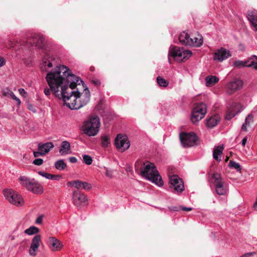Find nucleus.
I'll list each match as a JSON object with an SVG mask.
<instances>
[{
  "label": "nucleus",
  "instance_id": "1",
  "mask_svg": "<svg viewBox=\"0 0 257 257\" xmlns=\"http://www.w3.org/2000/svg\"><path fill=\"white\" fill-rule=\"evenodd\" d=\"M65 79L68 83H70L69 88L71 90L83 82L79 77L72 74L66 65H56L54 69L48 72L46 76L47 83L54 94L60 99L62 98L64 103L69 107V103H79V91L77 88L76 91L69 92L67 85H62Z\"/></svg>",
  "mask_w": 257,
  "mask_h": 257
},
{
  "label": "nucleus",
  "instance_id": "2",
  "mask_svg": "<svg viewBox=\"0 0 257 257\" xmlns=\"http://www.w3.org/2000/svg\"><path fill=\"white\" fill-rule=\"evenodd\" d=\"M144 168H141V174L147 179L151 181L159 186L163 185V181L156 167L153 163L147 162L144 163Z\"/></svg>",
  "mask_w": 257,
  "mask_h": 257
},
{
  "label": "nucleus",
  "instance_id": "3",
  "mask_svg": "<svg viewBox=\"0 0 257 257\" xmlns=\"http://www.w3.org/2000/svg\"><path fill=\"white\" fill-rule=\"evenodd\" d=\"M100 125L99 117L97 115L91 116L84 121L82 126V130L84 134L88 136H94L98 134Z\"/></svg>",
  "mask_w": 257,
  "mask_h": 257
},
{
  "label": "nucleus",
  "instance_id": "4",
  "mask_svg": "<svg viewBox=\"0 0 257 257\" xmlns=\"http://www.w3.org/2000/svg\"><path fill=\"white\" fill-rule=\"evenodd\" d=\"M169 55L172 56L177 62H182L188 59L192 55V53L190 50L171 45L170 47Z\"/></svg>",
  "mask_w": 257,
  "mask_h": 257
},
{
  "label": "nucleus",
  "instance_id": "5",
  "mask_svg": "<svg viewBox=\"0 0 257 257\" xmlns=\"http://www.w3.org/2000/svg\"><path fill=\"white\" fill-rule=\"evenodd\" d=\"M19 180L20 184L24 186L28 191L36 194L42 193V186L34 179H30L25 176H20Z\"/></svg>",
  "mask_w": 257,
  "mask_h": 257
},
{
  "label": "nucleus",
  "instance_id": "6",
  "mask_svg": "<svg viewBox=\"0 0 257 257\" xmlns=\"http://www.w3.org/2000/svg\"><path fill=\"white\" fill-rule=\"evenodd\" d=\"M83 87V92L81 93L79 91V103H69V108L71 109H78L82 106L86 105L90 100V92L88 88L84 86V82L81 83Z\"/></svg>",
  "mask_w": 257,
  "mask_h": 257
},
{
  "label": "nucleus",
  "instance_id": "7",
  "mask_svg": "<svg viewBox=\"0 0 257 257\" xmlns=\"http://www.w3.org/2000/svg\"><path fill=\"white\" fill-rule=\"evenodd\" d=\"M3 194L6 199L11 204L16 206H21L24 203V200L21 195L11 189H5Z\"/></svg>",
  "mask_w": 257,
  "mask_h": 257
},
{
  "label": "nucleus",
  "instance_id": "8",
  "mask_svg": "<svg viewBox=\"0 0 257 257\" xmlns=\"http://www.w3.org/2000/svg\"><path fill=\"white\" fill-rule=\"evenodd\" d=\"M207 112L206 105L203 102L195 104L192 113L191 121L195 123L203 118Z\"/></svg>",
  "mask_w": 257,
  "mask_h": 257
},
{
  "label": "nucleus",
  "instance_id": "9",
  "mask_svg": "<svg viewBox=\"0 0 257 257\" xmlns=\"http://www.w3.org/2000/svg\"><path fill=\"white\" fill-rule=\"evenodd\" d=\"M212 178L214 180L213 184L215 185V191L217 194L219 195H225L226 193L227 189L225 182L221 178L220 174L214 173Z\"/></svg>",
  "mask_w": 257,
  "mask_h": 257
},
{
  "label": "nucleus",
  "instance_id": "10",
  "mask_svg": "<svg viewBox=\"0 0 257 257\" xmlns=\"http://www.w3.org/2000/svg\"><path fill=\"white\" fill-rule=\"evenodd\" d=\"M27 45H30L36 48L44 49L45 47V39L44 37L38 34H32L26 41Z\"/></svg>",
  "mask_w": 257,
  "mask_h": 257
},
{
  "label": "nucleus",
  "instance_id": "11",
  "mask_svg": "<svg viewBox=\"0 0 257 257\" xmlns=\"http://www.w3.org/2000/svg\"><path fill=\"white\" fill-rule=\"evenodd\" d=\"M180 139L182 145L188 147L195 145L198 137L194 133H182L180 134Z\"/></svg>",
  "mask_w": 257,
  "mask_h": 257
},
{
  "label": "nucleus",
  "instance_id": "12",
  "mask_svg": "<svg viewBox=\"0 0 257 257\" xmlns=\"http://www.w3.org/2000/svg\"><path fill=\"white\" fill-rule=\"evenodd\" d=\"M114 144L116 148L121 152L128 149L130 146V143L127 137L121 134L117 135Z\"/></svg>",
  "mask_w": 257,
  "mask_h": 257
},
{
  "label": "nucleus",
  "instance_id": "13",
  "mask_svg": "<svg viewBox=\"0 0 257 257\" xmlns=\"http://www.w3.org/2000/svg\"><path fill=\"white\" fill-rule=\"evenodd\" d=\"M170 187L174 192L180 193L184 190V183L182 179L177 175H173L170 177Z\"/></svg>",
  "mask_w": 257,
  "mask_h": 257
},
{
  "label": "nucleus",
  "instance_id": "14",
  "mask_svg": "<svg viewBox=\"0 0 257 257\" xmlns=\"http://www.w3.org/2000/svg\"><path fill=\"white\" fill-rule=\"evenodd\" d=\"M20 45L18 42H16L14 44H12V47H14L16 52V56L19 59H21L24 61L25 64H29L30 63L32 62V58L30 57H27L24 55H22L21 52L25 53L24 52V49L22 47H20Z\"/></svg>",
  "mask_w": 257,
  "mask_h": 257
},
{
  "label": "nucleus",
  "instance_id": "15",
  "mask_svg": "<svg viewBox=\"0 0 257 257\" xmlns=\"http://www.w3.org/2000/svg\"><path fill=\"white\" fill-rule=\"evenodd\" d=\"M242 81L238 79H234L228 83L226 86L227 93L232 94L242 87Z\"/></svg>",
  "mask_w": 257,
  "mask_h": 257
},
{
  "label": "nucleus",
  "instance_id": "16",
  "mask_svg": "<svg viewBox=\"0 0 257 257\" xmlns=\"http://www.w3.org/2000/svg\"><path fill=\"white\" fill-rule=\"evenodd\" d=\"M231 56V52L224 48L217 50L214 53V59L219 62H222Z\"/></svg>",
  "mask_w": 257,
  "mask_h": 257
},
{
  "label": "nucleus",
  "instance_id": "17",
  "mask_svg": "<svg viewBox=\"0 0 257 257\" xmlns=\"http://www.w3.org/2000/svg\"><path fill=\"white\" fill-rule=\"evenodd\" d=\"M240 111V104L238 103H233L230 107L228 108L225 115V119L227 120H230Z\"/></svg>",
  "mask_w": 257,
  "mask_h": 257
},
{
  "label": "nucleus",
  "instance_id": "18",
  "mask_svg": "<svg viewBox=\"0 0 257 257\" xmlns=\"http://www.w3.org/2000/svg\"><path fill=\"white\" fill-rule=\"evenodd\" d=\"M41 241L40 235H35L32 239L30 248L29 250V254L32 256L36 255V251L38 250L40 246V242Z\"/></svg>",
  "mask_w": 257,
  "mask_h": 257
},
{
  "label": "nucleus",
  "instance_id": "19",
  "mask_svg": "<svg viewBox=\"0 0 257 257\" xmlns=\"http://www.w3.org/2000/svg\"><path fill=\"white\" fill-rule=\"evenodd\" d=\"M72 201L76 206L80 205L87 201L86 196L78 190L74 191L72 195Z\"/></svg>",
  "mask_w": 257,
  "mask_h": 257
},
{
  "label": "nucleus",
  "instance_id": "20",
  "mask_svg": "<svg viewBox=\"0 0 257 257\" xmlns=\"http://www.w3.org/2000/svg\"><path fill=\"white\" fill-rule=\"evenodd\" d=\"M178 38L180 43L183 45L190 46L193 44L190 35L185 31L181 33Z\"/></svg>",
  "mask_w": 257,
  "mask_h": 257
},
{
  "label": "nucleus",
  "instance_id": "21",
  "mask_svg": "<svg viewBox=\"0 0 257 257\" xmlns=\"http://www.w3.org/2000/svg\"><path fill=\"white\" fill-rule=\"evenodd\" d=\"M49 242L50 247L53 251H59L63 247L62 243L54 237H50Z\"/></svg>",
  "mask_w": 257,
  "mask_h": 257
},
{
  "label": "nucleus",
  "instance_id": "22",
  "mask_svg": "<svg viewBox=\"0 0 257 257\" xmlns=\"http://www.w3.org/2000/svg\"><path fill=\"white\" fill-rule=\"evenodd\" d=\"M53 147L54 145L52 142H48L45 144L39 143L38 144V151H41L44 153L45 155Z\"/></svg>",
  "mask_w": 257,
  "mask_h": 257
},
{
  "label": "nucleus",
  "instance_id": "23",
  "mask_svg": "<svg viewBox=\"0 0 257 257\" xmlns=\"http://www.w3.org/2000/svg\"><path fill=\"white\" fill-rule=\"evenodd\" d=\"M59 153L61 155H65L71 153L70 145L67 141H63L61 145Z\"/></svg>",
  "mask_w": 257,
  "mask_h": 257
},
{
  "label": "nucleus",
  "instance_id": "24",
  "mask_svg": "<svg viewBox=\"0 0 257 257\" xmlns=\"http://www.w3.org/2000/svg\"><path fill=\"white\" fill-rule=\"evenodd\" d=\"M220 120V117L218 115H214L207 119L206 126L209 128H212L215 126Z\"/></svg>",
  "mask_w": 257,
  "mask_h": 257
},
{
  "label": "nucleus",
  "instance_id": "25",
  "mask_svg": "<svg viewBox=\"0 0 257 257\" xmlns=\"http://www.w3.org/2000/svg\"><path fill=\"white\" fill-rule=\"evenodd\" d=\"M248 20L254 27L255 30L257 31V16L254 14V12L249 11L247 14Z\"/></svg>",
  "mask_w": 257,
  "mask_h": 257
},
{
  "label": "nucleus",
  "instance_id": "26",
  "mask_svg": "<svg viewBox=\"0 0 257 257\" xmlns=\"http://www.w3.org/2000/svg\"><path fill=\"white\" fill-rule=\"evenodd\" d=\"M253 121V116L251 114H248L245 118V122L241 126V131L247 132V127H250L251 124Z\"/></svg>",
  "mask_w": 257,
  "mask_h": 257
},
{
  "label": "nucleus",
  "instance_id": "27",
  "mask_svg": "<svg viewBox=\"0 0 257 257\" xmlns=\"http://www.w3.org/2000/svg\"><path fill=\"white\" fill-rule=\"evenodd\" d=\"M223 149H224V148H223V145L219 146L214 149L213 157V158L216 161H217L218 162L221 161L220 156L222 154Z\"/></svg>",
  "mask_w": 257,
  "mask_h": 257
},
{
  "label": "nucleus",
  "instance_id": "28",
  "mask_svg": "<svg viewBox=\"0 0 257 257\" xmlns=\"http://www.w3.org/2000/svg\"><path fill=\"white\" fill-rule=\"evenodd\" d=\"M191 38L192 40V44L191 46L200 47L203 43V37L200 34L196 36H192Z\"/></svg>",
  "mask_w": 257,
  "mask_h": 257
},
{
  "label": "nucleus",
  "instance_id": "29",
  "mask_svg": "<svg viewBox=\"0 0 257 257\" xmlns=\"http://www.w3.org/2000/svg\"><path fill=\"white\" fill-rule=\"evenodd\" d=\"M234 64H257V56L252 55L247 61H237Z\"/></svg>",
  "mask_w": 257,
  "mask_h": 257
},
{
  "label": "nucleus",
  "instance_id": "30",
  "mask_svg": "<svg viewBox=\"0 0 257 257\" xmlns=\"http://www.w3.org/2000/svg\"><path fill=\"white\" fill-rule=\"evenodd\" d=\"M205 80L206 85L208 87L213 86L219 81V79L217 77L212 75L206 77Z\"/></svg>",
  "mask_w": 257,
  "mask_h": 257
},
{
  "label": "nucleus",
  "instance_id": "31",
  "mask_svg": "<svg viewBox=\"0 0 257 257\" xmlns=\"http://www.w3.org/2000/svg\"><path fill=\"white\" fill-rule=\"evenodd\" d=\"M38 174L40 175H41L44 177H45L47 179L53 180H58L61 178V176L60 175H52V174H49L46 172H42V171H39L38 172Z\"/></svg>",
  "mask_w": 257,
  "mask_h": 257
},
{
  "label": "nucleus",
  "instance_id": "32",
  "mask_svg": "<svg viewBox=\"0 0 257 257\" xmlns=\"http://www.w3.org/2000/svg\"><path fill=\"white\" fill-rule=\"evenodd\" d=\"M53 61H54V57L50 53H45L43 57L42 64H53Z\"/></svg>",
  "mask_w": 257,
  "mask_h": 257
},
{
  "label": "nucleus",
  "instance_id": "33",
  "mask_svg": "<svg viewBox=\"0 0 257 257\" xmlns=\"http://www.w3.org/2000/svg\"><path fill=\"white\" fill-rule=\"evenodd\" d=\"M77 184L80 186L76 187L77 189L82 188L84 190H89L91 188V184L86 182H82L79 180H77Z\"/></svg>",
  "mask_w": 257,
  "mask_h": 257
},
{
  "label": "nucleus",
  "instance_id": "34",
  "mask_svg": "<svg viewBox=\"0 0 257 257\" xmlns=\"http://www.w3.org/2000/svg\"><path fill=\"white\" fill-rule=\"evenodd\" d=\"M55 167L57 170H63L67 167V165L63 160H59L55 162Z\"/></svg>",
  "mask_w": 257,
  "mask_h": 257
},
{
  "label": "nucleus",
  "instance_id": "35",
  "mask_svg": "<svg viewBox=\"0 0 257 257\" xmlns=\"http://www.w3.org/2000/svg\"><path fill=\"white\" fill-rule=\"evenodd\" d=\"M39 231V229L38 227L33 226L26 229L24 232L26 234L28 235H33L38 233Z\"/></svg>",
  "mask_w": 257,
  "mask_h": 257
},
{
  "label": "nucleus",
  "instance_id": "36",
  "mask_svg": "<svg viewBox=\"0 0 257 257\" xmlns=\"http://www.w3.org/2000/svg\"><path fill=\"white\" fill-rule=\"evenodd\" d=\"M157 81L158 84L160 86L166 87L169 84L168 81L167 80H165L163 77H162L161 76H158L157 78Z\"/></svg>",
  "mask_w": 257,
  "mask_h": 257
},
{
  "label": "nucleus",
  "instance_id": "37",
  "mask_svg": "<svg viewBox=\"0 0 257 257\" xmlns=\"http://www.w3.org/2000/svg\"><path fill=\"white\" fill-rule=\"evenodd\" d=\"M110 143V140L108 136H103L101 137V145L103 147H107Z\"/></svg>",
  "mask_w": 257,
  "mask_h": 257
},
{
  "label": "nucleus",
  "instance_id": "38",
  "mask_svg": "<svg viewBox=\"0 0 257 257\" xmlns=\"http://www.w3.org/2000/svg\"><path fill=\"white\" fill-rule=\"evenodd\" d=\"M229 166L230 167L234 168L237 171L240 172L241 168L239 163H236L233 161H230L229 163Z\"/></svg>",
  "mask_w": 257,
  "mask_h": 257
},
{
  "label": "nucleus",
  "instance_id": "39",
  "mask_svg": "<svg viewBox=\"0 0 257 257\" xmlns=\"http://www.w3.org/2000/svg\"><path fill=\"white\" fill-rule=\"evenodd\" d=\"M83 162L87 165H90L92 163V158L88 155L83 156Z\"/></svg>",
  "mask_w": 257,
  "mask_h": 257
},
{
  "label": "nucleus",
  "instance_id": "40",
  "mask_svg": "<svg viewBox=\"0 0 257 257\" xmlns=\"http://www.w3.org/2000/svg\"><path fill=\"white\" fill-rule=\"evenodd\" d=\"M44 161L42 159H36L34 160L33 162V163L37 166H40L43 164Z\"/></svg>",
  "mask_w": 257,
  "mask_h": 257
},
{
  "label": "nucleus",
  "instance_id": "41",
  "mask_svg": "<svg viewBox=\"0 0 257 257\" xmlns=\"http://www.w3.org/2000/svg\"><path fill=\"white\" fill-rule=\"evenodd\" d=\"M33 154L35 158H37L39 156H43L45 155L44 153L41 151H34Z\"/></svg>",
  "mask_w": 257,
  "mask_h": 257
},
{
  "label": "nucleus",
  "instance_id": "42",
  "mask_svg": "<svg viewBox=\"0 0 257 257\" xmlns=\"http://www.w3.org/2000/svg\"><path fill=\"white\" fill-rule=\"evenodd\" d=\"M77 180L70 181L67 183V185H68L69 186H74L75 188H76V187L80 186L79 185H78V184H77Z\"/></svg>",
  "mask_w": 257,
  "mask_h": 257
},
{
  "label": "nucleus",
  "instance_id": "43",
  "mask_svg": "<svg viewBox=\"0 0 257 257\" xmlns=\"http://www.w3.org/2000/svg\"><path fill=\"white\" fill-rule=\"evenodd\" d=\"M53 92V91L51 90V88H48V87H46L44 89V92L45 94L47 96H49L51 94V92ZM54 94V93H53Z\"/></svg>",
  "mask_w": 257,
  "mask_h": 257
},
{
  "label": "nucleus",
  "instance_id": "44",
  "mask_svg": "<svg viewBox=\"0 0 257 257\" xmlns=\"http://www.w3.org/2000/svg\"><path fill=\"white\" fill-rule=\"evenodd\" d=\"M10 95H11V97H12V98H13V99L16 100L18 102V103L19 104H20L21 103V101H20V99H19L18 98H17V97L15 96V95L14 94V93H13V92H12V91H10Z\"/></svg>",
  "mask_w": 257,
  "mask_h": 257
},
{
  "label": "nucleus",
  "instance_id": "45",
  "mask_svg": "<svg viewBox=\"0 0 257 257\" xmlns=\"http://www.w3.org/2000/svg\"><path fill=\"white\" fill-rule=\"evenodd\" d=\"M91 82H92V83H93L94 85H95L96 86H98L100 84V82L98 79H92L91 80Z\"/></svg>",
  "mask_w": 257,
  "mask_h": 257
},
{
  "label": "nucleus",
  "instance_id": "46",
  "mask_svg": "<svg viewBox=\"0 0 257 257\" xmlns=\"http://www.w3.org/2000/svg\"><path fill=\"white\" fill-rule=\"evenodd\" d=\"M255 254L254 252H248L241 255L240 257H250Z\"/></svg>",
  "mask_w": 257,
  "mask_h": 257
},
{
  "label": "nucleus",
  "instance_id": "47",
  "mask_svg": "<svg viewBox=\"0 0 257 257\" xmlns=\"http://www.w3.org/2000/svg\"><path fill=\"white\" fill-rule=\"evenodd\" d=\"M42 220H43V216H39L36 220V223L41 224L42 222Z\"/></svg>",
  "mask_w": 257,
  "mask_h": 257
},
{
  "label": "nucleus",
  "instance_id": "48",
  "mask_svg": "<svg viewBox=\"0 0 257 257\" xmlns=\"http://www.w3.org/2000/svg\"><path fill=\"white\" fill-rule=\"evenodd\" d=\"M182 210L184 211H190L192 210V208L190 207H180Z\"/></svg>",
  "mask_w": 257,
  "mask_h": 257
},
{
  "label": "nucleus",
  "instance_id": "49",
  "mask_svg": "<svg viewBox=\"0 0 257 257\" xmlns=\"http://www.w3.org/2000/svg\"><path fill=\"white\" fill-rule=\"evenodd\" d=\"M69 160V161L72 163H75L77 161V159H76V158L74 157H70Z\"/></svg>",
  "mask_w": 257,
  "mask_h": 257
},
{
  "label": "nucleus",
  "instance_id": "50",
  "mask_svg": "<svg viewBox=\"0 0 257 257\" xmlns=\"http://www.w3.org/2000/svg\"><path fill=\"white\" fill-rule=\"evenodd\" d=\"M19 92L20 94L21 95H22V96H24V94H25L26 93V92L23 88H20L19 89Z\"/></svg>",
  "mask_w": 257,
  "mask_h": 257
},
{
  "label": "nucleus",
  "instance_id": "51",
  "mask_svg": "<svg viewBox=\"0 0 257 257\" xmlns=\"http://www.w3.org/2000/svg\"><path fill=\"white\" fill-rule=\"evenodd\" d=\"M6 62V61L5 59L3 57L0 56V64H5Z\"/></svg>",
  "mask_w": 257,
  "mask_h": 257
},
{
  "label": "nucleus",
  "instance_id": "52",
  "mask_svg": "<svg viewBox=\"0 0 257 257\" xmlns=\"http://www.w3.org/2000/svg\"><path fill=\"white\" fill-rule=\"evenodd\" d=\"M53 65H43L41 69L42 70V71H46V66H48V67H51Z\"/></svg>",
  "mask_w": 257,
  "mask_h": 257
},
{
  "label": "nucleus",
  "instance_id": "53",
  "mask_svg": "<svg viewBox=\"0 0 257 257\" xmlns=\"http://www.w3.org/2000/svg\"><path fill=\"white\" fill-rule=\"evenodd\" d=\"M246 142H247V138L246 137H244L242 140V145L244 146L246 143Z\"/></svg>",
  "mask_w": 257,
  "mask_h": 257
},
{
  "label": "nucleus",
  "instance_id": "54",
  "mask_svg": "<svg viewBox=\"0 0 257 257\" xmlns=\"http://www.w3.org/2000/svg\"><path fill=\"white\" fill-rule=\"evenodd\" d=\"M236 66L239 67L240 66H242V65H236ZM245 65H242V66H244ZM247 66L250 67L253 66V68L257 70V65H247Z\"/></svg>",
  "mask_w": 257,
  "mask_h": 257
},
{
  "label": "nucleus",
  "instance_id": "55",
  "mask_svg": "<svg viewBox=\"0 0 257 257\" xmlns=\"http://www.w3.org/2000/svg\"><path fill=\"white\" fill-rule=\"evenodd\" d=\"M10 239L11 241L14 240L15 239V235H10Z\"/></svg>",
  "mask_w": 257,
  "mask_h": 257
},
{
  "label": "nucleus",
  "instance_id": "56",
  "mask_svg": "<svg viewBox=\"0 0 257 257\" xmlns=\"http://www.w3.org/2000/svg\"><path fill=\"white\" fill-rule=\"evenodd\" d=\"M106 175L108 177L111 176V173L108 170H107L106 172Z\"/></svg>",
  "mask_w": 257,
  "mask_h": 257
},
{
  "label": "nucleus",
  "instance_id": "57",
  "mask_svg": "<svg viewBox=\"0 0 257 257\" xmlns=\"http://www.w3.org/2000/svg\"><path fill=\"white\" fill-rule=\"evenodd\" d=\"M90 70H91V71H94V67H93V66H91V67L90 68Z\"/></svg>",
  "mask_w": 257,
  "mask_h": 257
},
{
  "label": "nucleus",
  "instance_id": "58",
  "mask_svg": "<svg viewBox=\"0 0 257 257\" xmlns=\"http://www.w3.org/2000/svg\"><path fill=\"white\" fill-rule=\"evenodd\" d=\"M228 160H229V157L226 156L225 161L227 162Z\"/></svg>",
  "mask_w": 257,
  "mask_h": 257
},
{
  "label": "nucleus",
  "instance_id": "59",
  "mask_svg": "<svg viewBox=\"0 0 257 257\" xmlns=\"http://www.w3.org/2000/svg\"><path fill=\"white\" fill-rule=\"evenodd\" d=\"M3 95L4 96H6L7 95V93L6 92H3Z\"/></svg>",
  "mask_w": 257,
  "mask_h": 257
},
{
  "label": "nucleus",
  "instance_id": "60",
  "mask_svg": "<svg viewBox=\"0 0 257 257\" xmlns=\"http://www.w3.org/2000/svg\"><path fill=\"white\" fill-rule=\"evenodd\" d=\"M3 66V65H0V67H1V66Z\"/></svg>",
  "mask_w": 257,
  "mask_h": 257
}]
</instances>
